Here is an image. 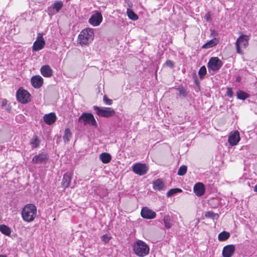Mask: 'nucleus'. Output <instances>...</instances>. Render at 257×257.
I'll list each match as a JSON object with an SVG mask.
<instances>
[{"mask_svg": "<svg viewBox=\"0 0 257 257\" xmlns=\"http://www.w3.org/2000/svg\"><path fill=\"white\" fill-rule=\"evenodd\" d=\"M37 207L33 204H28L22 209L21 215L23 219L27 222L34 221L37 216Z\"/></svg>", "mask_w": 257, "mask_h": 257, "instance_id": "1", "label": "nucleus"}, {"mask_svg": "<svg viewBox=\"0 0 257 257\" xmlns=\"http://www.w3.org/2000/svg\"><path fill=\"white\" fill-rule=\"evenodd\" d=\"M133 250L137 256L144 257L149 254L150 247L144 241L137 240L133 244Z\"/></svg>", "mask_w": 257, "mask_h": 257, "instance_id": "2", "label": "nucleus"}, {"mask_svg": "<svg viewBox=\"0 0 257 257\" xmlns=\"http://www.w3.org/2000/svg\"><path fill=\"white\" fill-rule=\"evenodd\" d=\"M94 38L92 29H85L81 31L78 36V42L81 46L87 45L90 43Z\"/></svg>", "mask_w": 257, "mask_h": 257, "instance_id": "3", "label": "nucleus"}, {"mask_svg": "<svg viewBox=\"0 0 257 257\" xmlns=\"http://www.w3.org/2000/svg\"><path fill=\"white\" fill-rule=\"evenodd\" d=\"M249 37L245 35L240 36L235 42L237 53L242 54V49H245L248 45Z\"/></svg>", "mask_w": 257, "mask_h": 257, "instance_id": "4", "label": "nucleus"}, {"mask_svg": "<svg viewBox=\"0 0 257 257\" xmlns=\"http://www.w3.org/2000/svg\"><path fill=\"white\" fill-rule=\"evenodd\" d=\"M93 108L95 110L96 114L102 117H109L112 116L115 114L114 110L111 107H100L94 106Z\"/></svg>", "mask_w": 257, "mask_h": 257, "instance_id": "5", "label": "nucleus"}, {"mask_svg": "<svg viewBox=\"0 0 257 257\" xmlns=\"http://www.w3.org/2000/svg\"><path fill=\"white\" fill-rule=\"evenodd\" d=\"M79 121H82L84 125H90L96 127V121L91 113H83L79 117Z\"/></svg>", "mask_w": 257, "mask_h": 257, "instance_id": "6", "label": "nucleus"}, {"mask_svg": "<svg viewBox=\"0 0 257 257\" xmlns=\"http://www.w3.org/2000/svg\"><path fill=\"white\" fill-rule=\"evenodd\" d=\"M16 96L18 101L23 104L27 103L30 101V94L28 91L22 88H20L17 90Z\"/></svg>", "mask_w": 257, "mask_h": 257, "instance_id": "7", "label": "nucleus"}, {"mask_svg": "<svg viewBox=\"0 0 257 257\" xmlns=\"http://www.w3.org/2000/svg\"><path fill=\"white\" fill-rule=\"evenodd\" d=\"M222 63L218 57H211L208 63V68L213 71H218L222 66Z\"/></svg>", "mask_w": 257, "mask_h": 257, "instance_id": "8", "label": "nucleus"}, {"mask_svg": "<svg viewBox=\"0 0 257 257\" xmlns=\"http://www.w3.org/2000/svg\"><path fill=\"white\" fill-rule=\"evenodd\" d=\"M133 172L140 176L146 174L149 170V167L146 164L136 163L132 167Z\"/></svg>", "mask_w": 257, "mask_h": 257, "instance_id": "9", "label": "nucleus"}, {"mask_svg": "<svg viewBox=\"0 0 257 257\" xmlns=\"http://www.w3.org/2000/svg\"><path fill=\"white\" fill-rule=\"evenodd\" d=\"M45 41L43 37L42 33H38L36 40L33 45V51H39L44 48L45 45Z\"/></svg>", "mask_w": 257, "mask_h": 257, "instance_id": "10", "label": "nucleus"}, {"mask_svg": "<svg viewBox=\"0 0 257 257\" xmlns=\"http://www.w3.org/2000/svg\"><path fill=\"white\" fill-rule=\"evenodd\" d=\"M102 21V16L101 13L96 12L91 16L89 22L93 26H97L100 24Z\"/></svg>", "mask_w": 257, "mask_h": 257, "instance_id": "11", "label": "nucleus"}, {"mask_svg": "<svg viewBox=\"0 0 257 257\" xmlns=\"http://www.w3.org/2000/svg\"><path fill=\"white\" fill-rule=\"evenodd\" d=\"M141 214L143 218L147 219H154L156 216V212L147 207H144L142 209Z\"/></svg>", "mask_w": 257, "mask_h": 257, "instance_id": "12", "label": "nucleus"}, {"mask_svg": "<svg viewBox=\"0 0 257 257\" xmlns=\"http://www.w3.org/2000/svg\"><path fill=\"white\" fill-rule=\"evenodd\" d=\"M235 250V247L233 244H229L225 246L222 250L223 257H231L234 254Z\"/></svg>", "mask_w": 257, "mask_h": 257, "instance_id": "13", "label": "nucleus"}, {"mask_svg": "<svg viewBox=\"0 0 257 257\" xmlns=\"http://www.w3.org/2000/svg\"><path fill=\"white\" fill-rule=\"evenodd\" d=\"M193 191L197 196L200 197L202 196L205 193V186L202 183H197L194 186Z\"/></svg>", "mask_w": 257, "mask_h": 257, "instance_id": "14", "label": "nucleus"}, {"mask_svg": "<svg viewBox=\"0 0 257 257\" xmlns=\"http://www.w3.org/2000/svg\"><path fill=\"white\" fill-rule=\"evenodd\" d=\"M31 82L34 88H39L43 84V78L40 75H35L31 78Z\"/></svg>", "mask_w": 257, "mask_h": 257, "instance_id": "15", "label": "nucleus"}, {"mask_svg": "<svg viewBox=\"0 0 257 257\" xmlns=\"http://www.w3.org/2000/svg\"><path fill=\"white\" fill-rule=\"evenodd\" d=\"M228 142L231 146L236 145L240 141L239 134L238 131L230 133L228 137Z\"/></svg>", "mask_w": 257, "mask_h": 257, "instance_id": "16", "label": "nucleus"}, {"mask_svg": "<svg viewBox=\"0 0 257 257\" xmlns=\"http://www.w3.org/2000/svg\"><path fill=\"white\" fill-rule=\"evenodd\" d=\"M48 159L47 154L42 153L34 156L32 159V162L35 164H42L45 163Z\"/></svg>", "mask_w": 257, "mask_h": 257, "instance_id": "17", "label": "nucleus"}, {"mask_svg": "<svg viewBox=\"0 0 257 257\" xmlns=\"http://www.w3.org/2000/svg\"><path fill=\"white\" fill-rule=\"evenodd\" d=\"M44 122L48 125L53 124L56 120V116L53 112L45 114L43 117Z\"/></svg>", "mask_w": 257, "mask_h": 257, "instance_id": "18", "label": "nucleus"}, {"mask_svg": "<svg viewBox=\"0 0 257 257\" xmlns=\"http://www.w3.org/2000/svg\"><path fill=\"white\" fill-rule=\"evenodd\" d=\"M41 74L45 77H50L52 75L53 71L50 66H43L40 69Z\"/></svg>", "mask_w": 257, "mask_h": 257, "instance_id": "19", "label": "nucleus"}, {"mask_svg": "<svg viewBox=\"0 0 257 257\" xmlns=\"http://www.w3.org/2000/svg\"><path fill=\"white\" fill-rule=\"evenodd\" d=\"M153 189L155 190L162 191L166 189L165 185L164 182L161 179H157L153 183Z\"/></svg>", "mask_w": 257, "mask_h": 257, "instance_id": "20", "label": "nucleus"}, {"mask_svg": "<svg viewBox=\"0 0 257 257\" xmlns=\"http://www.w3.org/2000/svg\"><path fill=\"white\" fill-rule=\"evenodd\" d=\"M71 181V177L70 176V175L68 173H65L63 175L62 182V187L64 188H68L70 186V182Z\"/></svg>", "mask_w": 257, "mask_h": 257, "instance_id": "21", "label": "nucleus"}, {"mask_svg": "<svg viewBox=\"0 0 257 257\" xmlns=\"http://www.w3.org/2000/svg\"><path fill=\"white\" fill-rule=\"evenodd\" d=\"M63 6V3L62 1H55L52 6V9L54 11V13L56 14L59 12Z\"/></svg>", "mask_w": 257, "mask_h": 257, "instance_id": "22", "label": "nucleus"}, {"mask_svg": "<svg viewBox=\"0 0 257 257\" xmlns=\"http://www.w3.org/2000/svg\"><path fill=\"white\" fill-rule=\"evenodd\" d=\"M99 159L104 164L108 163L111 159V155L107 153H102L99 155Z\"/></svg>", "mask_w": 257, "mask_h": 257, "instance_id": "23", "label": "nucleus"}, {"mask_svg": "<svg viewBox=\"0 0 257 257\" xmlns=\"http://www.w3.org/2000/svg\"><path fill=\"white\" fill-rule=\"evenodd\" d=\"M218 43V40L216 38L213 39L202 46V48L209 49L216 46Z\"/></svg>", "mask_w": 257, "mask_h": 257, "instance_id": "24", "label": "nucleus"}, {"mask_svg": "<svg viewBox=\"0 0 257 257\" xmlns=\"http://www.w3.org/2000/svg\"><path fill=\"white\" fill-rule=\"evenodd\" d=\"M40 140L37 136H34L30 140V144L32 149L37 148L40 143Z\"/></svg>", "mask_w": 257, "mask_h": 257, "instance_id": "25", "label": "nucleus"}, {"mask_svg": "<svg viewBox=\"0 0 257 257\" xmlns=\"http://www.w3.org/2000/svg\"><path fill=\"white\" fill-rule=\"evenodd\" d=\"M0 231L4 234L7 236L10 235L11 233V230L10 228L5 224L0 225Z\"/></svg>", "mask_w": 257, "mask_h": 257, "instance_id": "26", "label": "nucleus"}, {"mask_svg": "<svg viewBox=\"0 0 257 257\" xmlns=\"http://www.w3.org/2000/svg\"><path fill=\"white\" fill-rule=\"evenodd\" d=\"M72 137V133L69 128H66L63 136V140L65 143L69 142Z\"/></svg>", "mask_w": 257, "mask_h": 257, "instance_id": "27", "label": "nucleus"}, {"mask_svg": "<svg viewBox=\"0 0 257 257\" xmlns=\"http://www.w3.org/2000/svg\"><path fill=\"white\" fill-rule=\"evenodd\" d=\"M126 14L128 18L132 20L136 21L139 18L138 15L130 9H127Z\"/></svg>", "mask_w": 257, "mask_h": 257, "instance_id": "28", "label": "nucleus"}, {"mask_svg": "<svg viewBox=\"0 0 257 257\" xmlns=\"http://www.w3.org/2000/svg\"><path fill=\"white\" fill-rule=\"evenodd\" d=\"M165 226L167 228L171 227L172 224L171 223V218L169 215H165L163 218Z\"/></svg>", "mask_w": 257, "mask_h": 257, "instance_id": "29", "label": "nucleus"}, {"mask_svg": "<svg viewBox=\"0 0 257 257\" xmlns=\"http://www.w3.org/2000/svg\"><path fill=\"white\" fill-rule=\"evenodd\" d=\"M230 236L229 232L223 231L218 234V238L219 241H222L227 239Z\"/></svg>", "mask_w": 257, "mask_h": 257, "instance_id": "30", "label": "nucleus"}, {"mask_svg": "<svg viewBox=\"0 0 257 257\" xmlns=\"http://www.w3.org/2000/svg\"><path fill=\"white\" fill-rule=\"evenodd\" d=\"M248 97L249 95L242 90L237 91V97L239 99L244 100Z\"/></svg>", "mask_w": 257, "mask_h": 257, "instance_id": "31", "label": "nucleus"}, {"mask_svg": "<svg viewBox=\"0 0 257 257\" xmlns=\"http://www.w3.org/2000/svg\"><path fill=\"white\" fill-rule=\"evenodd\" d=\"M205 216L206 217L210 218L214 220L218 219L219 215L217 213H215L212 211H207L205 213Z\"/></svg>", "mask_w": 257, "mask_h": 257, "instance_id": "32", "label": "nucleus"}, {"mask_svg": "<svg viewBox=\"0 0 257 257\" xmlns=\"http://www.w3.org/2000/svg\"><path fill=\"white\" fill-rule=\"evenodd\" d=\"M182 190L179 188H174L169 190L167 193V197H171L177 193L181 192Z\"/></svg>", "mask_w": 257, "mask_h": 257, "instance_id": "33", "label": "nucleus"}, {"mask_svg": "<svg viewBox=\"0 0 257 257\" xmlns=\"http://www.w3.org/2000/svg\"><path fill=\"white\" fill-rule=\"evenodd\" d=\"M177 90L179 92V95L183 97H186L187 95L188 92L187 90L183 87H179L177 88Z\"/></svg>", "mask_w": 257, "mask_h": 257, "instance_id": "34", "label": "nucleus"}, {"mask_svg": "<svg viewBox=\"0 0 257 257\" xmlns=\"http://www.w3.org/2000/svg\"><path fill=\"white\" fill-rule=\"evenodd\" d=\"M206 74V68L205 66H202L198 72V74L200 79H203Z\"/></svg>", "mask_w": 257, "mask_h": 257, "instance_id": "35", "label": "nucleus"}, {"mask_svg": "<svg viewBox=\"0 0 257 257\" xmlns=\"http://www.w3.org/2000/svg\"><path fill=\"white\" fill-rule=\"evenodd\" d=\"M187 168L186 166H181L178 171V175L180 176H183L186 174L187 172Z\"/></svg>", "mask_w": 257, "mask_h": 257, "instance_id": "36", "label": "nucleus"}, {"mask_svg": "<svg viewBox=\"0 0 257 257\" xmlns=\"http://www.w3.org/2000/svg\"><path fill=\"white\" fill-rule=\"evenodd\" d=\"M103 100L104 103L106 105H110L112 103V100L107 98V97L106 95H104L103 96Z\"/></svg>", "mask_w": 257, "mask_h": 257, "instance_id": "37", "label": "nucleus"}, {"mask_svg": "<svg viewBox=\"0 0 257 257\" xmlns=\"http://www.w3.org/2000/svg\"><path fill=\"white\" fill-rule=\"evenodd\" d=\"M227 95L229 97L233 96V91L231 88L228 87L226 91Z\"/></svg>", "mask_w": 257, "mask_h": 257, "instance_id": "38", "label": "nucleus"}, {"mask_svg": "<svg viewBox=\"0 0 257 257\" xmlns=\"http://www.w3.org/2000/svg\"><path fill=\"white\" fill-rule=\"evenodd\" d=\"M211 15L210 12H207L205 14V15L204 16V18L207 22H209L211 20Z\"/></svg>", "mask_w": 257, "mask_h": 257, "instance_id": "39", "label": "nucleus"}, {"mask_svg": "<svg viewBox=\"0 0 257 257\" xmlns=\"http://www.w3.org/2000/svg\"><path fill=\"white\" fill-rule=\"evenodd\" d=\"M102 240L105 242H108L110 239V237L108 235H103L102 236Z\"/></svg>", "mask_w": 257, "mask_h": 257, "instance_id": "40", "label": "nucleus"}, {"mask_svg": "<svg viewBox=\"0 0 257 257\" xmlns=\"http://www.w3.org/2000/svg\"><path fill=\"white\" fill-rule=\"evenodd\" d=\"M166 64L167 66H168L170 67H173L174 65V62L170 60H168L166 62Z\"/></svg>", "mask_w": 257, "mask_h": 257, "instance_id": "41", "label": "nucleus"}, {"mask_svg": "<svg viewBox=\"0 0 257 257\" xmlns=\"http://www.w3.org/2000/svg\"><path fill=\"white\" fill-rule=\"evenodd\" d=\"M7 100L6 99H3L2 101V105L4 106L7 103Z\"/></svg>", "mask_w": 257, "mask_h": 257, "instance_id": "42", "label": "nucleus"}, {"mask_svg": "<svg viewBox=\"0 0 257 257\" xmlns=\"http://www.w3.org/2000/svg\"><path fill=\"white\" fill-rule=\"evenodd\" d=\"M254 191L257 192V185L254 186Z\"/></svg>", "mask_w": 257, "mask_h": 257, "instance_id": "43", "label": "nucleus"}, {"mask_svg": "<svg viewBox=\"0 0 257 257\" xmlns=\"http://www.w3.org/2000/svg\"><path fill=\"white\" fill-rule=\"evenodd\" d=\"M0 257H7L6 255L1 254Z\"/></svg>", "mask_w": 257, "mask_h": 257, "instance_id": "44", "label": "nucleus"}, {"mask_svg": "<svg viewBox=\"0 0 257 257\" xmlns=\"http://www.w3.org/2000/svg\"><path fill=\"white\" fill-rule=\"evenodd\" d=\"M19 117H21V115H20V116H17L16 118H17V119H18V118Z\"/></svg>", "mask_w": 257, "mask_h": 257, "instance_id": "45", "label": "nucleus"}]
</instances>
